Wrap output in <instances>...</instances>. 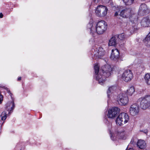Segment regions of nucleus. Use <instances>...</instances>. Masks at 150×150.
Segmentation results:
<instances>
[{"label": "nucleus", "mask_w": 150, "mask_h": 150, "mask_svg": "<svg viewBox=\"0 0 150 150\" xmlns=\"http://www.w3.org/2000/svg\"><path fill=\"white\" fill-rule=\"evenodd\" d=\"M143 41L146 46L150 48V34H149L146 36Z\"/></svg>", "instance_id": "nucleus-19"}, {"label": "nucleus", "mask_w": 150, "mask_h": 150, "mask_svg": "<svg viewBox=\"0 0 150 150\" xmlns=\"http://www.w3.org/2000/svg\"><path fill=\"white\" fill-rule=\"evenodd\" d=\"M144 78L146 83L148 85H150V73L146 74Z\"/></svg>", "instance_id": "nucleus-22"}, {"label": "nucleus", "mask_w": 150, "mask_h": 150, "mask_svg": "<svg viewBox=\"0 0 150 150\" xmlns=\"http://www.w3.org/2000/svg\"><path fill=\"white\" fill-rule=\"evenodd\" d=\"M126 150H134L132 148H129V149L128 150V148H127Z\"/></svg>", "instance_id": "nucleus-33"}, {"label": "nucleus", "mask_w": 150, "mask_h": 150, "mask_svg": "<svg viewBox=\"0 0 150 150\" xmlns=\"http://www.w3.org/2000/svg\"><path fill=\"white\" fill-rule=\"evenodd\" d=\"M141 23L143 27H147L150 25V20L148 17H144L142 20Z\"/></svg>", "instance_id": "nucleus-15"}, {"label": "nucleus", "mask_w": 150, "mask_h": 150, "mask_svg": "<svg viewBox=\"0 0 150 150\" xmlns=\"http://www.w3.org/2000/svg\"><path fill=\"white\" fill-rule=\"evenodd\" d=\"M4 122H3V123H2V125L3 124V123H4Z\"/></svg>", "instance_id": "nucleus-35"}, {"label": "nucleus", "mask_w": 150, "mask_h": 150, "mask_svg": "<svg viewBox=\"0 0 150 150\" xmlns=\"http://www.w3.org/2000/svg\"><path fill=\"white\" fill-rule=\"evenodd\" d=\"M94 51V55L98 57L103 56L105 53V51L102 47H99Z\"/></svg>", "instance_id": "nucleus-14"}, {"label": "nucleus", "mask_w": 150, "mask_h": 150, "mask_svg": "<svg viewBox=\"0 0 150 150\" xmlns=\"http://www.w3.org/2000/svg\"><path fill=\"white\" fill-rule=\"evenodd\" d=\"M3 100V96L2 95L0 94V103H1V102Z\"/></svg>", "instance_id": "nucleus-31"}, {"label": "nucleus", "mask_w": 150, "mask_h": 150, "mask_svg": "<svg viewBox=\"0 0 150 150\" xmlns=\"http://www.w3.org/2000/svg\"><path fill=\"white\" fill-rule=\"evenodd\" d=\"M117 136L120 139H124V136L125 134L124 131L123 130H120L117 131L116 132Z\"/></svg>", "instance_id": "nucleus-23"}, {"label": "nucleus", "mask_w": 150, "mask_h": 150, "mask_svg": "<svg viewBox=\"0 0 150 150\" xmlns=\"http://www.w3.org/2000/svg\"><path fill=\"white\" fill-rule=\"evenodd\" d=\"M129 112L133 116H135L137 115L139 111V105L137 103H134L129 108Z\"/></svg>", "instance_id": "nucleus-9"}, {"label": "nucleus", "mask_w": 150, "mask_h": 150, "mask_svg": "<svg viewBox=\"0 0 150 150\" xmlns=\"http://www.w3.org/2000/svg\"><path fill=\"white\" fill-rule=\"evenodd\" d=\"M10 114L8 113L6 111H4L1 114L0 116L1 117V120L2 121H4L6 119L7 117L9 116Z\"/></svg>", "instance_id": "nucleus-21"}, {"label": "nucleus", "mask_w": 150, "mask_h": 150, "mask_svg": "<svg viewBox=\"0 0 150 150\" xmlns=\"http://www.w3.org/2000/svg\"><path fill=\"white\" fill-rule=\"evenodd\" d=\"M107 25L106 23L104 21H100L95 25L91 20L87 24V28L90 30V33L94 36L96 34H102L105 32L107 29Z\"/></svg>", "instance_id": "nucleus-2"}, {"label": "nucleus", "mask_w": 150, "mask_h": 150, "mask_svg": "<svg viewBox=\"0 0 150 150\" xmlns=\"http://www.w3.org/2000/svg\"><path fill=\"white\" fill-rule=\"evenodd\" d=\"M120 57L119 51L117 49H113L112 50L110 58L113 60L117 61L118 60Z\"/></svg>", "instance_id": "nucleus-12"}, {"label": "nucleus", "mask_w": 150, "mask_h": 150, "mask_svg": "<svg viewBox=\"0 0 150 150\" xmlns=\"http://www.w3.org/2000/svg\"><path fill=\"white\" fill-rule=\"evenodd\" d=\"M138 102H140V106L143 109L145 110L150 108V96L146 95L139 98Z\"/></svg>", "instance_id": "nucleus-3"}, {"label": "nucleus", "mask_w": 150, "mask_h": 150, "mask_svg": "<svg viewBox=\"0 0 150 150\" xmlns=\"http://www.w3.org/2000/svg\"><path fill=\"white\" fill-rule=\"evenodd\" d=\"M135 92L134 88V87L132 86L130 87L128 90H127V95L131 96Z\"/></svg>", "instance_id": "nucleus-25"}, {"label": "nucleus", "mask_w": 150, "mask_h": 150, "mask_svg": "<svg viewBox=\"0 0 150 150\" xmlns=\"http://www.w3.org/2000/svg\"><path fill=\"white\" fill-rule=\"evenodd\" d=\"M129 120L128 115L124 112L120 113L117 118L116 122L117 124L119 125H121L123 124L127 123Z\"/></svg>", "instance_id": "nucleus-4"}, {"label": "nucleus", "mask_w": 150, "mask_h": 150, "mask_svg": "<svg viewBox=\"0 0 150 150\" xmlns=\"http://www.w3.org/2000/svg\"><path fill=\"white\" fill-rule=\"evenodd\" d=\"M132 11L133 10L130 8H126L121 11L120 15L123 18H129Z\"/></svg>", "instance_id": "nucleus-10"}, {"label": "nucleus", "mask_w": 150, "mask_h": 150, "mask_svg": "<svg viewBox=\"0 0 150 150\" xmlns=\"http://www.w3.org/2000/svg\"><path fill=\"white\" fill-rule=\"evenodd\" d=\"M21 77H19L18 78V81H20L21 80Z\"/></svg>", "instance_id": "nucleus-34"}, {"label": "nucleus", "mask_w": 150, "mask_h": 150, "mask_svg": "<svg viewBox=\"0 0 150 150\" xmlns=\"http://www.w3.org/2000/svg\"><path fill=\"white\" fill-rule=\"evenodd\" d=\"M133 75L131 71L130 70H125L121 76L122 79L125 82L130 81L132 79Z\"/></svg>", "instance_id": "nucleus-8"}, {"label": "nucleus", "mask_w": 150, "mask_h": 150, "mask_svg": "<svg viewBox=\"0 0 150 150\" xmlns=\"http://www.w3.org/2000/svg\"><path fill=\"white\" fill-rule=\"evenodd\" d=\"M110 0H94V2L96 3L103 2V3L108 2Z\"/></svg>", "instance_id": "nucleus-27"}, {"label": "nucleus", "mask_w": 150, "mask_h": 150, "mask_svg": "<svg viewBox=\"0 0 150 150\" xmlns=\"http://www.w3.org/2000/svg\"><path fill=\"white\" fill-rule=\"evenodd\" d=\"M117 100L119 104L121 105H127L129 101L127 96L126 94L123 93L119 94L117 96Z\"/></svg>", "instance_id": "nucleus-6"}, {"label": "nucleus", "mask_w": 150, "mask_h": 150, "mask_svg": "<svg viewBox=\"0 0 150 150\" xmlns=\"http://www.w3.org/2000/svg\"><path fill=\"white\" fill-rule=\"evenodd\" d=\"M116 43L117 42L115 37H112L109 40L108 45L109 46H114L116 45Z\"/></svg>", "instance_id": "nucleus-20"}, {"label": "nucleus", "mask_w": 150, "mask_h": 150, "mask_svg": "<svg viewBox=\"0 0 150 150\" xmlns=\"http://www.w3.org/2000/svg\"><path fill=\"white\" fill-rule=\"evenodd\" d=\"M3 15L2 13H0V18H2L3 17Z\"/></svg>", "instance_id": "nucleus-32"}, {"label": "nucleus", "mask_w": 150, "mask_h": 150, "mask_svg": "<svg viewBox=\"0 0 150 150\" xmlns=\"http://www.w3.org/2000/svg\"><path fill=\"white\" fill-rule=\"evenodd\" d=\"M15 107L13 100L8 102L6 105V110L8 111L9 114H11Z\"/></svg>", "instance_id": "nucleus-13"}, {"label": "nucleus", "mask_w": 150, "mask_h": 150, "mask_svg": "<svg viewBox=\"0 0 150 150\" xmlns=\"http://www.w3.org/2000/svg\"><path fill=\"white\" fill-rule=\"evenodd\" d=\"M117 37L119 39L121 40H122L125 38V34L122 33L118 35Z\"/></svg>", "instance_id": "nucleus-28"}, {"label": "nucleus", "mask_w": 150, "mask_h": 150, "mask_svg": "<svg viewBox=\"0 0 150 150\" xmlns=\"http://www.w3.org/2000/svg\"><path fill=\"white\" fill-rule=\"evenodd\" d=\"M129 18L131 22L132 23H135L137 21L138 19L137 14L135 13L133 11Z\"/></svg>", "instance_id": "nucleus-16"}, {"label": "nucleus", "mask_w": 150, "mask_h": 150, "mask_svg": "<svg viewBox=\"0 0 150 150\" xmlns=\"http://www.w3.org/2000/svg\"><path fill=\"white\" fill-rule=\"evenodd\" d=\"M149 10L147 6L145 4H142L139 8L138 14L142 16L149 13Z\"/></svg>", "instance_id": "nucleus-11"}, {"label": "nucleus", "mask_w": 150, "mask_h": 150, "mask_svg": "<svg viewBox=\"0 0 150 150\" xmlns=\"http://www.w3.org/2000/svg\"><path fill=\"white\" fill-rule=\"evenodd\" d=\"M116 89V87L115 86H111L109 88L107 91V93L108 98L110 97V96L111 93L113 92V91Z\"/></svg>", "instance_id": "nucleus-24"}, {"label": "nucleus", "mask_w": 150, "mask_h": 150, "mask_svg": "<svg viewBox=\"0 0 150 150\" xmlns=\"http://www.w3.org/2000/svg\"><path fill=\"white\" fill-rule=\"evenodd\" d=\"M137 146L140 149H143L146 147V144L143 140H139L137 143Z\"/></svg>", "instance_id": "nucleus-17"}, {"label": "nucleus", "mask_w": 150, "mask_h": 150, "mask_svg": "<svg viewBox=\"0 0 150 150\" xmlns=\"http://www.w3.org/2000/svg\"><path fill=\"white\" fill-rule=\"evenodd\" d=\"M125 4L126 5H130L134 2V0H123Z\"/></svg>", "instance_id": "nucleus-26"}, {"label": "nucleus", "mask_w": 150, "mask_h": 150, "mask_svg": "<svg viewBox=\"0 0 150 150\" xmlns=\"http://www.w3.org/2000/svg\"><path fill=\"white\" fill-rule=\"evenodd\" d=\"M108 11L107 8L103 5H99L96 9V14L98 17H102L105 16Z\"/></svg>", "instance_id": "nucleus-5"}, {"label": "nucleus", "mask_w": 150, "mask_h": 150, "mask_svg": "<svg viewBox=\"0 0 150 150\" xmlns=\"http://www.w3.org/2000/svg\"><path fill=\"white\" fill-rule=\"evenodd\" d=\"M143 132L146 134H147L148 132V130L147 129H144L142 131Z\"/></svg>", "instance_id": "nucleus-30"}, {"label": "nucleus", "mask_w": 150, "mask_h": 150, "mask_svg": "<svg viewBox=\"0 0 150 150\" xmlns=\"http://www.w3.org/2000/svg\"><path fill=\"white\" fill-rule=\"evenodd\" d=\"M94 69L96 79L101 85H102L105 82L106 77L110 75L112 71L110 66L108 64L102 67L100 69L98 65L95 64Z\"/></svg>", "instance_id": "nucleus-1"}, {"label": "nucleus", "mask_w": 150, "mask_h": 150, "mask_svg": "<svg viewBox=\"0 0 150 150\" xmlns=\"http://www.w3.org/2000/svg\"><path fill=\"white\" fill-rule=\"evenodd\" d=\"M0 87H1V88H3L4 89H5V90H6V91L8 93H9L10 95V96H11V98H12V93H11L9 90V89L7 88V87H5V86H0Z\"/></svg>", "instance_id": "nucleus-29"}, {"label": "nucleus", "mask_w": 150, "mask_h": 150, "mask_svg": "<svg viewBox=\"0 0 150 150\" xmlns=\"http://www.w3.org/2000/svg\"><path fill=\"white\" fill-rule=\"evenodd\" d=\"M121 7L120 6H114L112 7V10L115 11L114 16L117 17V18H120V15L119 14V13L120 11Z\"/></svg>", "instance_id": "nucleus-18"}, {"label": "nucleus", "mask_w": 150, "mask_h": 150, "mask_svg": "<svg viewBox=\"0 0 150 150\" xmlns=\"http://www.w3.org/2000/svg\"><path fill=\"white\" fill-rule=\"evenodd\" d=\"M120 109L118 107H112L108 110L107 116L109 118L114 119L120 113Z\"/></svg>", "instance_id": "nucleus-7"}]
</instances>
